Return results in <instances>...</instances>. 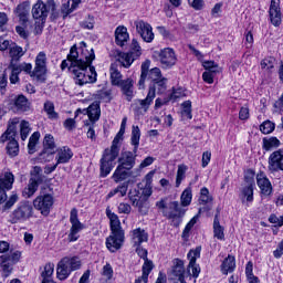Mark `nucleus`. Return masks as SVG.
Segmentation results:
<instances>
[{"label": "nucleus", "mask_w": 283, "mask_h": 283, "mask_svg": "<svg viewBox=\"0 0 283 283\" xmlns=\"http://www.w3.org/2000/svg\"><path fill=\"white\" fill-rule=\"evenodd\" d=\"M149 240V234L145 232V230L137 228L133 230V243L134 247H140L142 242H147Z\"/></svg>", "instance_id": "34"}, {"label": "nucleus", "mask_w": 283, "mask_h": 283, "mask_svg": "<svg viewBox=\"0 0 283 283\" xmlns=\"http://www.w3.org/2000/svg\"><path fill=\"white\" fill-rule=\"evenodd\" d=\"M39 138H41V133L34 132L29 138L28 149L29 154H34L36 151V144L39 143Z\"/></svg>", "instance_id": "42"}, {"label": "nucleus", "mask_w": 283, "mask_h": 283, "mask_svg": "<svg viewBox=\"0 0 283 283\" xmlns=\"http://www.w3.org/2000/svg\"><path fill=\"white\" fill-rule=\"evenodd\" d=\"M281 143L277 137H269L263 138V149L265 151H271V149H277L280 147Z\"/></svg>", "instance_id": "36"}, {"label": "nucleus", "mask_w": 283, "mask_h": 283, "mask_svg": "<svg viewBox=\"0 0 283 283\" xmlns=\"http://www.w3.org/2000/svg\"><path fill=\"white\" fill-rule=\"evenodd\" d=\"M136 31L142 36L143 41L146 43H151L154 41V31L151 24L139 20L135 22Z\"/></svg>", "instance_id": "20"}, {"label": "nucleus", "mask_w": 283, "mask_h": 283, "mask_svg": "<svg viewBox=\"0 0 283 283\" xmlns=\"http://www.w3.org/2000/svg\"><path fill=\"white\" fill-rule=\"evenodd\" d=\"M275 130V124L271 120H265L260 125V132L262 134H271Z\"/></svg>", "instance_id": "50"}, {"label": "nucleus", "mask_w": 283, "mask_h": 283, "mask_svg": "<svg viewBox=\"0 0 283 283\" xmlns=\"http://www.w3.org/2000/svg\"><path fill=\"white\" fill-rule=\"evenodd\" d=\"M103 275L106 277V280H112V277H114V269H112L111 264L103 266Z\"/></svg>", "instance_id": "57"}, {"label": "nucleus", "mask_w": 283, "mask_h": 283, "mask_svg": "<svg viewBox=\"0 0 283 283\" xmlns=\"http://www.w3.org/2000/svg\"><path fill=\"white\" fill-rule=\"evenodd\" d=\"M14 13L19 17L22 23H28V17H30V2H22L18 4Z\"/></svg>", "instance_id": "29"}, {"label": "nucleus", "mask_w": 283, "mask_h": 283, "mask_svg": "<svg viewBox=\"0 0 283 283\" xmlns=\"http://www.w3.org/2000/svg\"><path fill=\"white\" fill-rule=\"evenodd\" d=\"M118 213H125V214L132 213V206L125 202L119 203Z\"/></svg>", "instance_id": "60"}, {"label": "nucleus", "mask_w": 283, "mask_h": 283, "mask_svg": "<svg viewBox=\"0 0 283 283\" xmlns=\"http://www.w3.org/2000/svg\"><path fill=\"white\" fill-rule=\"evenodd\" d=\"M30 122L27 120H22L20 123V136H21V140H27L28 136H30Z\"/></svg>", "instance_id": "48"}, {"label": "nucleus", "mask_w": 283, "mask_h": 283, "mask_svg": "<svg viewBox=\"0 0 283 283\" xmlns=\"http://www.w3.org/2000/svg\"><path fill=\"white\" fill-rule=\"evenodd\" d=\"M191 200H193L191 188H186L180 196L181 207H189V205H191Z\"/></svg>", "instance_id": "40"}, {"label": "nucleus", "mask_w": 283, "mask_h": 283, "mask_svg": "<svg viewBox=\"0 0 283 283\" xmlns=\"http://www.w3.org/2000/svg\"><path fill=\"white\" fill-rule=\"evenodd\" d=\"M123 134L117 133V135L115 136V138L113 139L112 146H111V150L114 151L117 150V154H120V147L118 146V143H120V140H123Z\"/></svg>", "instance_id": "54"}, {"label": "nucleus", "mask_w": 283, "mask_h": 283, "mask_svg": "<svg viewBox=\"0 0 283 283\" xmlns=\"http://www.w3.org/2000/svg\"><path fill=\"white\" fill-rule=\"evenodd\" d=\"M156 92L157 94H165L167 92V78L163 77L161 80H157V82H150L149 88H148V94L145 99H138L137 105L134 108L135 114L137 116H145L147 112H149V107L151 103H154V98H156Z\"/></svg>", "instance_id": "3"}, {"label": "nucleus", "mask_w": 283, "mask_h": 283, "mask_svg": "<svg viewBox=\"0 0 283 283\" xmlns=\"http://www.w3.org/2000/svg\"><path fill=\"white\" fill-rule=\"evenodd\" d=\"M165 218L171 220L174 227H180V222H182V218H185L186 210L180 207V202L171 201L169 203V210L163 211Z\"/></svg>", "instance_id": "13"}, {"label": "nucleus", "mask_w": 283, "mask_h": 283, "mask_svg": "<svg viewBox=\"0 0 283 283\" xmlns=\"http://www.w3.org/2000/svg\"><path fill=\"white\" fill-rule=\"evenodd\" d=\"M159 63L163 70H171L178 63L176 51L171 48L161 50L158 54Z\"/></svg>", "instance_id": "14"}, {"label": "nucleus", "mask_w": 283, "mask_h": 283, "mask_svg": "<svg viewBox=\"0 0 283 283\" xmlns=\"http://www.w3.org/2000/svg\"><path fill=\"white\" fill-rule=\"evenodd\" d=\"M0 143H8L6 149L10 158L19 156V142H17V126L14 124L9 125L7 130L1 135Z\"/></svg>", "instance_id": "8"}, {"label": "nucleus", "mask_w": 283, "mask_h": 283, "mask_svg": "<svg viewBox=\"0 0 283 283\" xmlns=\"http://www.w3.org/2000/svg\"><path fill=\"white\" fill-rule=\"evenodd\" d=\"M187 165L181 164L178 166L177 169V176H176V187H180V185H182V180H185L186 175H187Z\"/></svg>", "instance_id": "43"}, {"label": "nucleus", "mask_w": 283, "mask_h": 283, "mask_svg": "<svg viewBox=\"0 0 283 283\" xmlns=\"http://www.w3.org/2000/svg\"><path fill=\"white\" fill-rule=\"evenodd\" d=\"M54 205V197L52 195H43L39 196L33 200V207L42 216H50V209H52V206Z\"/></svg>", "instance_id": "16"}, {"label": "nucleus", "mask_w": 283, "mask_h": 283, "mask_svg": "<svg viewBox=\"0 0 283 283\" xmlns=\"http://www.w3.org/2000/svg\"><path fill=\"white\" fill-rule=\"evenodd\" d=\"M273 255H274V258H276V260H280V258H282V255H283V239L279 243L277 249L273 251Z\"/></svg>", "instance_id": "63"}, {"label": "nucleus", "mask_w": 283, "mask_h": 283, "mask_svg": "<svg viewBox=\"0 0 283 283\" xmlns=\"http://www.w3.org/2000/svg\"><path fill=\"white\" fill-rule=\"evenodd\" d=\"M256 185L263 198H269L273 195V185L271 184V180H269V177H266V174H264V171H259L256 174Z\"/></svg>", "instance_id": "18"}, {"label": "nucleus", "mask_w": 283, "mask_h": 283, "mask_svg": "<svg viewBox=\"0 0 283 283\" xmlns=\"http://www.w3.org/2000/svg\"><path fill=\"white\" fill-rule=\"evenodd\" d=\"M198 258H200V248H197L196 250H190L188 252V269H191L192 277H198V275H200V266L196 264V260H198Z\"/></svg>", "instance_id": "24"}, {"label": "nucleus", "mask_w": 283, "mask_h": 283, "mask_svg": "<svg viewBox=\"0 0 283 283\" xmlns=\"http://www.w3.org/2000/svg\"><path fill=\"white\" fill-rule=\"evenodd\" d=\"M109 220L112 234L106 239V247L111 253H116L125 242V232L120 228V220L117 214H111Z\"/></svg>", "instance_id": "4"}, {"label": "nucleus", "mask_w": 283, "mask_h": 283, "mask_svg": "<svg viewBox=\"0 0 283 283\" xmlns=\"http://www.w3.org/2000/svg\"><path fill=\"white\" fill-rule=\"evenodd\" d=\"M136 247H137L136 248L137 255H139L142 260H147V250L140 245H136Z\"/></svg>", "instance_id": "64"}, {"label": "nucleus", "mask_w": 283, "mask_h": 283, "mask_svg": "<svg viewBox=\"0 0 283 283\" xmlns=\"http://www.w3.org/2000/svg\"><path fill=\"white\" fill-rule=\"evenodd\" d=\"M43 182V177L42 176H32L29 180V185L27 188H24L22 196L24 198H32L34 193H36L39 189V185Z\"/></svg>", "instance_id": "22"}, {"label": "nucleus", "mask_w": 283, "mask_h": 283, "mask_svg": "<svg viewBox=\"0 0 283 283\" xmlns=\"http://www.w3.org/2000/svg\"><path fill=\"white\" fill-rule=\"evenodd\" d=\"M7 258H9V261L12 264H17V262H19V260H21V251H14L13 253H11V255L7 254Z\"/></svg>", "instance_id": "61"}, {"label": "nucleus", "mask_w": 283, "mask_h": 283, "mask_svg": "<svg viewBox=\"0 0 283 283\" xmlns=\"http://www.w3.org/2000/svg\"><path fill=\"white\" fill-rule=\"evenodd\" d=\"M50 10L54 11V2L49 1L44 3L42 0H39L32 8V17L35 20V30H40L42 32L43 25L45 24V19H48V14H50Z\"/></svg>", "instance_id": "6"}, {"label": "nucleus", "mask_w": 283, "mask_h": 283, "mask_svg": "<svg viewBox=\"0 0 283 283\" xmlns=\"http://www.w3.org/2000/svg\"><path fill=\"white\" fill-rule=\"evenodd\" d=\"M213 233L214 238H217L218 240H224V228L220 226V218L218 213L214 216L213 220Z\"/></svg>", "instance_id": "37"}, {"label": "nucleus", "mask_w": 283, "mask_h": 283, "mask_svg": "<svg viewBox=\"0 0 283 283\" xmlns=\"http://www.w3.org/2000/svg\"><path fill=\"white\" fill-rule=\"evenodd\" d=\"M17 202H19V195H17V192H12L9 199L6 201L3 210L8 211V209H11L13 205H17Z\"/></svg>", "instance_id": "52"}, {"label": "nucleus", "mask_w": 283, "mask_h": 283, "mask_svg": "<svg viewBox=\"0 0 283 283\" xmlns=\"http://www.w3.org/2000/svg\"><path fill=\"white\" fill-rule=\"evenodd\" d=\"M45 74H48V55L45 52H40L35 57V67L31 76H33L38 83H45Z\"/></svg>", "instance_id": "12"}, {"label": "nucleus", "mask_w": 283, "mask_h": 283, "mask_svg": "<svg viewBox=\"0 0 283 283\" xmlns=\"http://www.w3.org/2000/svg\"><path fill=\"white\" fill-rule=\"evenodd\" d=\"M56 165H66V163H70L72 158L74 157V153L72 151V148L67 146H63L56 150Z\"/></svg>", "instance_id": "23"}, {"label": "nucleus", "mask_w": 283, "mask_h": 283, "mask_svg": "<svg viewBox=\"0 0 283 283\" xmlns=\"http://www.w3.org/2000/svg\"><path fill=\"white\" fill-rule=\"evenodd\" d=\"M80 48L82 50V56L78 57V51L76 44H74L69 54V61L71 65L69 67L71 74L76 85L83 86L87 83H94L98 74L96 73V67L92 66V63L96 59L94 49L87 50V43L85 41L80 42Z\"/></svg>", "instance_id": "1"}, {"label": "nucleus", "mask_w": 283, "mask_h": 283, "mask_svg": "<svg viewBox=\"0 0 283 283\" xmlns=\"http://www.w3.org/2000/svg\"><path fill=\"white\" fill-rule=\"evenodd\" d=\"M199 218H200V214H197L187 223V226L182 231V238H189V233L191 229H193V226L198 223Z\"/></svg>", "instance_id": "49"}, {"label": "nucleus", "mask_w": 283, "mask_h": 283, "mask_svg": "<svg viewBox=\"0 0 283 283\" xmlns=\"http://www.w3.org/2000/svg\"><path fill=\"white\" fill-rule=\"evenodd\" d=\"M14 185V175L12 172L0 174V189L2 191H10Z\"/></svg>", "instance_id": "28"}, {"label": "nucleus", "mask_w": 283, "mask_h": 283, "mask_svg": "<svg viewBox=\"0 0 283 283\" xmlns=\"http://www.w3.org/2000/svg\"><path fill=\"white\" fill-rule=\"evenodd\" d=\"M12 261H10V258L8 254H3L0 256V266L2 269V277H10V274L12 273Z\"/></svg>", "instance_id": "31"}, {"label": "nucleus", "mask_w": 283, "mask_h": 283, "mask_svg": "<svg viewBox=\"0 0 283 283\" xmlns=\"http://www.w3.org/2000/svg\"><path fill=\"white\" fill-rule=\"evenodd\" d=\"M109 74H111V83L115 87H118L119 84L122 83L123 80V74L120 71H118V65L117 64H112L109 67Z\"/></svg>", "instance_id": "33"}, {"label": "nucleus", "mask_w": 283, "mask_h": 283, "mask_svg": "<svg viewBox=\"0 0 283 283\" xmlns=\"http://www.w3.org/2000/svg\"><path fill=\"white\" fill-rule=\"evenodd\" d=\"M44 112L51 120H56L59 118V113L54 112V103L51 101L44 103Z\"/></svg>", "instance_id": "45"}, {"label": "nucleus", "mask_w": 283, "mask_h": 283, "mask_svg": "<svg viewBox=\"0 0 283 283\" xmlns=\"http://www.w3.org/2000/svg\"><path fill=\"white\" fill-rule=\"evenodd\" d=\"M127 189H129V181H125L123 185L118 186L114 190H112L108 193V198H114L116 193L120 195V198H124V196H127Z\"/></svg>", "instance_id": "41"}, {"label": "nucleus", "mask_w": 283, "mask_h": 283, "mask_svg": "<svg viewBox=\"0 0 283 283\" xmlns=\"http://www.w3.org/2000/svg\"><path fill=\"white\" fill-rule=\"evenodd\" d=\"M70 222L72 226L69 233V240L70 242H76V240H78L80 231H83L84 229L83 223L78 220V210L76 208L71 210Z\"/></svg>", "instance_id": "15"}, {"label": "nucleus", "mask_w": 283, "mask_h": 283, "mask_svg": "<svg viewBox=\"0 0 283 283\" xmlns=\"http://www.w3.org/2000/svg\"><path fill=\"white\" fill-rule=\"evenodd\" d=\"M86 112H87V116L93 125H94V123H96L101 119V105L98 103L91 104Z\"/></svg>", "instance_id": "32"}, {"label": "nucleus", "mask_w": 283, "mask_h": 283, "mask_svg": "<svg viewBox=\"0 0 283 283\" xmlns=\"http://www.w3.org/2000/svg\"><path fill=\"white\" fill-rule=\"evenodd\" d=\"M118 151L116 149H105L101 158L99 176L101 178H107L114 169V160L118 158Z\"/></svg>", "instance_id": "10"}, {"label": "nucleus", "mask_w": 283, "mask_h": 283, "mask_svg": "<svg viewBox=\"0 0 283 283\" xmlns=\"http://www.w3.org/2000/svg\"><path fill=\"white\" fill-rule=\"evenodd\" d=\"M52 275H54V263H46L41 273V277L42 280H52Z\"/></svg>", "instance_id": "47"}, {"label": "nucleus", "mask_w": 283, "mask_h": 283, "mask_svg": "<svg viewBox=\"0 0 283 283\" xmlns=\"http://www.w3.org/2000/svg\"><path fill=\"white\" fill-rule=\"evenodd\" d=\"M181 116L188 120L193 118V115L191 114V101H186L181 104Z\"/></svg>", "instance_id": "46"}, {"label": "nucleus", "mask_w": 283, "mask_h": 283, "mask_svg": "<svg viewBox=\"0 0 283 283\" xmlns=\"http://www.w3.org/2000/svg\"><path fill=\"white\" fill-rule=\"evenodd\" d=\"M262 70H273L275 67V59L274 57H265L261 61Z\"/></svg>", "instance_id": "53"}, {"label": "nucleus", "mask_w": 283, "mask_h": 283, "mask_svg": "<svg viewBox=\"0 0 283 283\" xmlns=\"http://www.w3.org/2000/svg\"><path fill=\"white\" fill-rule=\"evenodd\" d=\"M254 178H255V171H253L251 169L247 170L245 176H244L245 182L248 185H251L252 187H254L255 186Z\"/></svg>", "instance_id": "55"}, {"label": "nucleus", "mask_w": 283, "mask_h": 283, "mask_svg": "<svg viewBox=\"0 0 283 283\" xmlns=\"http://www.w3.org/2000/svg\"><path fill=\"white\" fill-rule=\"evenodd\" d=\"M151 65V61L146 60L144 63H142V73L140 78L138 81V88L145 90V81H150V83H156L157 81H160L163 78V73L158 67H154L149 70Z\"/></svg>", "instance_id": "9"}, {"label": "nucleus", "mask_w": 283, "mask_h": 283, "mask_svg": "<svg viewBox=\"0 0 283 283\" xmlns=\"http://www.w3.org/2000/svg\"><path fill=\"white\" fill-rule=\"evenodd\" d=\"M63 125L67 132H73V129H76V120L74 118L65 119Z\"/></svg>", "instance_id": "59"}, {"label": "nucleus", "mask_w": 283, "mask_h": 283, "mask_svg": "<svg viewBox=\"0 0 283 283\" xmlns=\"http://www.w3.org/2000/svg\"><path fill=\"white\" fill-rule=\"evenodd\" d=\"M268 165V169L271 174L283 171V149L273 151L269 157Z\"/></svg>", "instance_id": "19"}, {"label": "nucleus", "mask_w": 283, "mask_h": 283, "mask_svg": "<svg viewBox=\"0 0 283 283\" xmlns=\"http://www.w3.org/2000/svg\"><path fill=\"white\" fill-rule=\"evenodd\" d=\"M13 107L17 112H30L31 103L25 95H18L14 98Z\"/></svg>", "instance_id": "27"}, {"label": "nucleus", "mask_w": 283, "mask_h": 283, "mask_svg": "<svg viewBox=\"0 0 283 283\" xmlns=\"http://www.w3.org/2000/svg\"><path fill=\"white\" fill-rule=\"evenodd\" d=\"M34 216V207L30 201H21L10 214L11 224L28 222Z\"/></svg>", "instance_id": "7"}, {"label": "nucleus", "mask_w": 283, "mask_h": 283, "mask_svg": "<svg viewBox=\"0 0 283 283\" xmlns=\"http://www.w3.org/2000/svg\"><path fill=\"white\" fill-rule=\"evenodd\" d=\"M78 269H81V259L77 256H64L56 266L57 280H61L62 282L67 280L72 272L78 271Z\"/></svg>", "instance_id": "5"}, {"label": "nucleus", "mask_w": 283, "mask_h": 283, "mask_svg": "<svg viewBox=\"0 0 283 283\" xmlns=\"http://www.w3.org/2000/svg\"><path fill=\"white\" fill-rule=\"evenodd\" d=\"M216 75L212 73H209L208 71L203 72L202 74V80L205 81V83H208L209 85L213 84V77Z\"/></svg>", "instance_id": "62"}, {"label": "nucleus", "mask_w": 283, "mask_h": 283, "mask_svg": "<svg viewBox=\"0 0 283 283\" xmlns=\"http://www.w3.org/2000/svg\"><path fill=\"white\" fill-rule=\"evenodd\" d=\"M140 54H143L140 51V44L134 39L130 44V51L128 53H119L117 63H119L122 67H132V63H134V61H136Z\"/></svg>", "instance_id": "11"}, {"label": "nucleus", "mask_w": 283, "mask_h": 283, "mask_svg": "<svg viewBox=\"0 0 283 283\" xmlns=\"http://www.w3.org/2000/svg\"><path fill=\"white\" fill-rule=\"evenodd\" d=\"M117 87L120 88V92L125 96L126 101L132 103V99L134 98V81L128 77L122 81Z\"/></svg>", "instance_id": "25"}, {"label": "nucleus", "mask_w": 283, "mask_h": 283, "mask_svg": "<svg viewBox=\"0 0 283 283\" xmlns=\"http://www.w3.org/2000/svg\"><path fill=\"white\" fill-rule=\"evenodd\" d=\"M199 202L200 205H209L211 202V196H209V189L207 187L201 188Z\"/></svg>", "instance_id": "51"}, {"label": "nucleus", "mask_w": 283, "mask_h": 283, "mask_svg": "<svg viewBox=\"0 0 283 283\" xmlns=\"http://www.w3.org/2000/svg\"><path fill=\"white\" fill-rule=\"evenodd\" d=\"M127 41H129V33L127 32V28L123 25L117 27L115 30L116 44L123 48Z\"/></svg>", "instance_id": "30"}, {"label": "nucleus", "mask_w": 283, "mask_h": 283, "mask_svg": "<svg viewBox=\"0 0 283 283\" xmlns=\"http://www.w3.org/2000/svg\"><path fill=\"white\" fill-rule=\"evenodd\" d=\"M94 17L88 15L86 20H84L81 25L84 30H94Z\"/></svg>", "instance_id": "56"}, {"label": "nucleus", "mask_w": 283, "mask_h": 283, "mask_svg": "<svg viewBox=\"0 0 283 283\" xmlns=\"http://www.w3.org/2000/svg\"><path fill=\"white\" fill-rule=\"evenodd\" d=\"M130 143L134 146L132 150H122L117 159V167L112 176L114 182H125L127 178H132V169L136 167V158L138 157V147L140 145V128L133 126Z\"/></svg>", "instance_id": "2"}, {"label": "nucleus", "mask_w": 283, "mask_h": 283, "mask_svg": "<svg viewBox=\"0 0 283 283\" xmlns=\"http://www.w3.org/2000/svg\"><path fill=\"white\" fill-rule=\"evenodd\" d=\"M269 222H271V224H275V227H283V216L277 217L275 214H271L269 217Z\"/></svg>", "instance_id": "58"}, {"label": "nucleus", "mask_w": 283, "mask_h": 283, "mask_svg": "<svg viewBox=\"0 0 283 283\" xmlns=\"http://www.w3.org/2000/svg\"><path fill=\"white\" fill-rule=\"evenodd\" d=\"M142 271L144 283L149 282V273L154 271V262L149 261V259H146L142 268Z\"/></svg>", "instance_id": "39"}, {"label": "nucleus", "mask_w": 283, "mask_h": 283, "mask_svg": "<svg viewBox=\"0 0 283 283\" xmlns=\"http://www.w3.org/2000/svg\"><path fill=\"white\" fill-rule=\"evenodd\" d=\"M235 269V256L228 255L221 264V271L223 275H228L229 273H233Z\"/></svg>", "instance_id": "35"}, {"label": "nucleus", "mask_w": 283, "mask_h": 283, "mask_svg": "<svg viewBox=\"0 0 283 283\" xmlns=\"http://www.w3.org/2000/svg\"><path fill=\"white\" fill-rule=\"evenodd\" d=\"M25 54V51H23V48L19 45H14L10 49V57L11 63H18V61H21V57Z\"/></svg>", "instance_id": "38"}, {"label": "nucleus", "mask_w": 283, "mask_h": 283, "mask_svg": "<svg viewBox=\"0 0 283 283\" xmlns=\"http://www.w3.org/2000/svg\"><path fill=\"white\" fill-rule=\"evenodd\" d=\"M54 154H56V143H54V136L48 134L43 139V150L40 153V160L48 163L52 160Z\"/></svg>", "instance_id": "17"}, {"label": "nucleus", "mask_w": 283, "mask_h": 283, "mask_svg": "<svg viewBox=\"0 0 283 283\" xmlns=\"http://www.w3.org/2000/svg\"><path fill=\"white\" fill-rule=\"evenodd\" d=\"M269 14L272 25L280 28L282 25V11L280 10V3L275 0L271 1Z\"/></svg>", "instance_id": "21"}, {"label": "nucleus", "mask_w": 283, "mask_h": 283, "mask_svg": "<svg viewBox=\"0 0 283 283\" xmlns=\"http://www.w3.org/2000/svg\"><path fill=\"white\" fill-rule=\"evenodd\" d=\"M239 198H240L242 205H247V207H249V205H251V202H253V186H252V184L247 185L241 188Z\"/></svg>", "instance_id": "26"}, {"label": "nucleus", "mask_w": 283, "mask_h": 283, "mask_svg": "<svg viewBox=\"0 0 283 283\" xmlns=\"http://www.w3.org/2000/svg\"><path fill=\"white\" fill-rule=\"evenodd\" d=\"M172 275L178 277V280L185 277V263L182 260H177L175 266L172 268Z\"/></svg>", "instance_id": "44"}]
</instances>
